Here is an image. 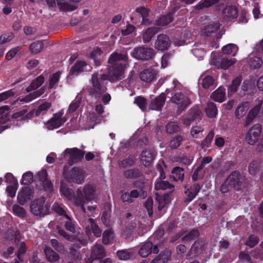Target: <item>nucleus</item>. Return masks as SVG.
Wrapping results in <instances>:
<instances>
[{"label": "nucleus", "mask_w": 263, "mask_h": 263, "mask_svg": "<svg viewBox=\"0 0 263 263\" xmlns=\"http://www.w3.org/2000/svg\"><path fill=\"white\" fill-rule=\"evenodd\" d=\"M211 97L215 101L223 102L226 98V89L223 87H219L212 93Z\"/></svg>", "instance_id": "nucleus-29"}, {"label": "nucleus", "mask_w": 263, "mask_h": 263, "mask_svg": "<svg viewBox=\"0 0 263 263\" xmlns=\"http://www.w3.org/2000/svg\"><path fill=\"white\" fill-rule=\"evenodd\" d=\"M60 193L62 195L64 196L68 200L72 201L74 203L76 202V199L77 198V194L76 195L71 189L62 185L60 187Z\"/></svg>", "instance_id": "nucleus-25"}, {"label": "nucleus", "mask_w": 263, "mask_h": 263, "mask_svg": "<svg viewBox=\"0 0 263 263\" xmlns=\"http://www.w3.org/2000/svg\"><path fill=\"white\" fill-rule=\"evenodd\" d=\"M12 210L13 213L19 218L24 219L26 217L27 213L23 207L15 204L12 206Z\"/></svg>", "instance_id": "nucleus-44"}, {"label": "nucleus", "mask_w": 263, "mask_h": 263, "mask_svg": "<svg viewBox=\"0 0 263 263\" xmlns=\"http://www.w3.org/2000/svg\"><path fill=\"white\" fill-rule=\"evenodd\" d=\"M44 253L48 261L49 262H55L60 259V256L58 254H57L51 248L46 247L44 249Z\"/></svg>", "instance_id": "nucleus-36"}, {"label": "nucleus", "mask_w": 263, "mask_h": 263, "mask_svg": "<svg viewBox=\"0 0 263 263\" xmlns=\"http://www.w3.org/2000/svg\"><path fill=\"white\" fill-rule=\"evenodd\" d=\"M220 25L219 23H213L204 27L202 30V33L206 36H210L212 33L216 32L220 29Z\"/></svg>", "instance_id": "nucleus-40"}, {"label": "nucleus", "mask_w": 263, "mask_h": 263, "mask_svg": "<svg viewBox=\"0 0 263 263\" xmlns=\"http://www.w3.org/2000/svg\"><path fill=\"white\" fill-rule=\"evenodd\" d=\"M201 190V186L198 183H194L184 191V194L186 195V197L183 200V202L188 204L191 202L198 194Z\"/></svg>", "instance_id": "nucleus-15"}, {"label": "nucleus", "mask_w": 263, "mask_h": 263, "mask_svg": "<svg viewBox=\"0 0 263 263\" xmlns=\"http://www.w3.org/2000/svg\"><path fill=\"white\" fill-rule=\"evenodd\" d=\"M242 80V76L239 75L232 81V84L228 88V95L229 96L232 95L237 91Z\"/></svg>", "instance_id": "nucleus-27"}, {"label": "nucleus", "mask_w": 263, "mask_h": 263, "mask_svg": "<svg viewBox=\"0 0 263 263\" xmlns=\"http://www.w3.org/2000/svg\"><path fill=\"white\" fill-rule=\"evenodd\" d=\"M226 179L230 186V188L234 190H240L244 186L243 183L245 181V176L242 175L238 170L232 172Z\"/></svg>", "instance_id": "nucleus-7"}, {"label": "nucleus", "mask_w": 263, "mask_h": 263, "mask_svg": "<svg viewBox=\"0 0 263 263\" xmlns=\"http://www.w3.org/2000/svg\"><path fill=\"white\" fill-rule=\"evenodd\" d=\"M156 54L155 50L151 47L141 46L135 48L131 55L139 60L148 61L154 58Z\"/></svg>", "instance_id": "nucleus-6"}, {"label": "nucleus", "mask_w": 263, "mask_h": 263, "mask_svg": "<svg viewBox=\"0 0 263 263\" xmlns=\"http://www.w3.org/2000/svg\"><path fill=\"white\" fill-rule=\"evenodd\" d=\"M64 153L66 154L69 155L68 162L70 164H72L75 162L81 161L85 154L84 151L77 147L66 148Z\"/></svg>", "instance_id": "nucleus-13"}, {"label": "nucleus", "mask_w": 263, "mask_h": 263, "mask_svg": "<svg viewBox=\"0 0 263 263\" xmlns=\"http://www.w3.org/2000/svg\"><path fill=\"white\" fill-rule=\"evenodd\" d=\"M91 69L90 65L83 61H77L71 67L70 74H77L80 72L89 71Z\"/></svg>", "instance_id": "nucleus-22"}, {"label": "nucleus", "mask_w": 263, "mask_h": 263, "mask_svg": "<svg viewBox=\"0 0 263 263\" xmlns=\"http://www.w3.org/2000/svg\"><path fill=\"white\" fill-rule=\"evenodd\" d=\"M259 112V108L258 107H255L251 109L246 118V122H245V126H248L250 124L253 120L255 119L256 116Z\"/></svg>", "instance_id": "nucleus-45"}, {"label": "nucleus", "mask_w": 263, "mask_h": 263, "mask_svg": "<svg viewBox=\"0 0 263 263\" xmlns=\"http://www.w3.org/2000/svg\"><path fill=\"white\" fill-rule=\"evenodd\" d=\"M200 233L197 229H193L187 233L181 238V241L183 243H186L195 240L199 236Z\"/></svg>", "instance_id": "nucleus-32"}, {"label": "nucleus", "mask_w": 263, "mask_h": 263, "mask_svg": "<svg viewBox=\"0 0 263 263\" xmlns=\"http://www.w3.org/2000/svg\"><path fill=\"white\" fill-rule=\"evenodd\" d=\"M238 11L234 6H227L222 11V14L224 17L230 19L236 18L238 16Z\"/></svg>", "instance_id": "nucleus-26"}, {"label": "nucleus", "mask_w": 263, "mask_h": 263, "mask_svg": "<svg viewBox=\"0 0 263 263\" xmlns=\"http://www.w3.org/2000/svg\"><path fill=\"white\" fill-rule=\"evenodd\" d=\"M261 130V125L259 123L254 125L248 130L246 136V140L250 145L255 144L259 140Z\"/></svg>", "instance_id": "nucleus-9"}, {"label": "nucleus", "mask_w": 263, "mask_h": 263, "mask_svg": "<svg viewBox=\"0 0 263 263\" xmlns=\"http://www.w3.org/2000/svg\"><path fill=\"white\" fill-rule=\"evenodd\" d=\"M33 179V174L30 172H27L23 174L21 182L23 184L29 185L32 182Z\"/></svg>", "instance_id": "nucleus-63"}, {"label": "nucleus", "mask_w": 263, "mask_h": 263, "mask_svg": "<svg viewBox=\"0 0 263 263\" xmlns=\"http://www.w3.org/2000/svg\"><path fill=\"white\" fill-rule=\"evenodd\" d=\"M43 46L42 41H36L31 44L29 46V50L32 53L36 54L42 50Z\"/></svg>", "instance_id": "nucleus-53"}, {"label": "nucleus", "mask_w": 263, "mask_h": 263, "mask_svg": "<svg viewBox=\"0 0 263 263\" xmlns=\"http://www.w3.org/2000/svg\"><path fill=\"white\" fill-rule=\"evenodd\" d=\"M81 246L79 245H74L73 247L70 248V254L74 260H80L82 258L81 255L76 248H80Z\"/></svg>", "instance_id": "nucleus-59"}, {"label": "nucleus", "mask_w": 263, "mask_h": 263, "mask_svg": "<svg viewBox=\"0 0 263 263\" xmlns=\"http://www.w3.org/2000/svg\"><path fill=\"white\" fill-rule=\"evenodd\" d=\"M105 255L104 249L102 246L96 245L91 252V256L95 259L102 258Z\"/></svg>", "instance_id": "nucleus-39"}, {"label": "nucleus", "mask_w": 263, "mask_h": 263, "mask_svg": "<svg viewBox=\"0 0 263 263\" xmlns=\"http://www.w3.org/2000/svg\"><path fill=\"white\" fill-rule=\"evenodd\" d=\"M44 197L35 199L30 205L31 212L35 216H44L49 214L50 205L45 203Z\"/></svg>", "instance_id": "nucleus-5"}, {"label": "nucleus", "mask_w": 263, "mask_h": 263, "mask_svg": "<svg viewBox=\"0 0 263 263\" xmlns=\"http://www.w3.org/2000/svg\"><path fill=\"white\" fill-rule=\"evenodd\" d=\"M171 43V41L168 35L161 33L157 36L155 43V47L158 50L164 51L170 48Z\"/></svg>", "instance_id": "nucleus-12"}, {"label": "nucleus", "mask_w": 263, "mask_h": 263, "mask_svg": "<svg viewBox=\"0 0 263 263\" xmlns=\"http://www.w3.org/2000/svg\"><path fill=\"white\" fill-rule=\"evenodd\" d=\"M160 28L156 26L148 27L142 33V40L144 43H149L155 35L158 33Z\"/></svg>", "instance_id": "nucleus-19"}, {"label": "nucleus", "mask_w": 263, "mask_h": 263, "mask_svg": "<svg viewBox=\"0 0 263 263\" xmlns=\"http://www.w3.org/2000/svg\"><path fill=\"white\" fill-rule=\"evenodd\" d=\"M214 137V132L213 130H210L206 137L201 141L200 146L202 149L205 147H209L211 145V142L213 141Z\"/></svg>", "instance_id": "nucleus-52"}, {"label": "nucleus", "mask_w": 263, "mask_h": 263, "mask_svg": "<svg viewBox=\"0 0 263 263\" xmlns=\"http://www.w3.org/2000/svg\"><path fill=\"white\" fill-rule=\"evenodd\" d=\"M123 174L127 179H136L143 176L142 171L136 167L126 170L123 172Z\"/></svg>", "instance_id": "nucleus-24"}, {"label": "nucleus", "mask_w": 263, "mask_h": 263, "mask_svg": "<svg viewBox=\"0 0 263 263\" xmlns=\"http://www.w3.org/2000/svg\"><path fill=\"white\" fill-rule=\"evenodd\" d=\"M61 72L59 71L51 76L49 79L48 88L51 89L59 81Z\"/></svg>", "instance_id": "nucleus-62"}, {"label": "nucleus", "mask_w": 263, "mask_h": 263, "mask_svg": "<svg viewBox=\"0 0 263 263\" xmlns=\"http://www.w3.org/2000/svg\"><path fill=\"white\" fill-rule=\"evenodd\" d=\"M252 87V84L250 80H245L241 85V90L239 92V96L241 97L245 96L248 93V91Z\"/></svg>", "instance_id": "nucleus-56"}, {"label": "nucleus", "mask_w": 263, "mask_h": 263, "mask_svg": "<svg viewBox=\"0 0 263 263\" xmlns=\"http://www.w3.org/2000/svg\"><path fill=\"white\" fill-rule=\"evenodd\" d=\"M45 92V88L43 87L37 90H35L32 92L29 93L22 99H20V102H24L26 103L29 102L33 100L36 99L43 95Z\"/></svg>", "instance_id": "nucleus-28"}, {"label": "nucleus", "mask_w": 263, "mask_h": 263, "mask_svg": "<svg viewBox=\"0 0 263 263\" xmlns=\"http://www.w3.org/2000/svg\"><path fill=\"white\" fill-rule=\"evenodd\" d=\"M157 74V71L154 68H147L140 73V78L143 82L150 83L156 78Z\"/></svg>", "instance_id": "nucleus-20"}, {"label": "nucleus", "mask_w": 263, "mask_h": 263, "mask_svg": "<svg viewBox=\"0 0 263 263\" xmlns=\"http://www.w3.org/2000/svg\"><path fill=\"white\" fill-rule=\"evenodd\" d=\"M187 116L191 120H199L201 119L202 112L198 105H195L189 110Z\"/></svg>", "instance_id": "nucleus-30"}, {"label": "nucleus", "mask_w": 263, "mask_h": 263, "mask_svg": "<svg viewBox=\"0 0 263 263\" xmlns=\"http://www.w3.org/2000/svg\"><path fill=\"white\" fill-rule=\"evenodd\" d=\"M171 100L173 103L179 106L178 109L180 111L185 110L191 103L190 99L181 92L174 93Z\"/></svg>", "instance_id": "nucleus-8"}, {"label": "nucleus", "mask_w": 263, "mask_h": 263, "mask_svg": "<svg viewBox=\"0 0 263 263\" xmlns=\"http://www.w3.org/2000/svg\"><path fill=\"white\" fill-rule=\"evenodd\" d=\"M204 249V245L202 241L196 240L192 245L190 252L191 254H200Z\"/></svg>", "instance_id": "nucleus-41"}, {"label": "nucleus", "mask_w": 263, "mask_h": 263, "mask_svg": "<svg viewBox=\"0 0 263 263\" xmlns=\"http://www.w3.org/2000/svg\"><path fill=\"white\" fill-rule=\"evenodd\" d=\"M102 242L107 245L110 244L114 237V231L111 229H108L104 231L102 235Z\"/></svg>", "instance_id": "nucleus-43"}, {"label": "nucleus", "mask_w": 263, "mask_h": 263, "mask_svg": "<svg viewBox=\"0 0 263 263\" xmlns=\"http://www.w3.org/2000/svg\"><path fill=\"white\" fill-rule=\"evenodd\" d=\"M170 256L168 252H161L151 263H166L170 259Z\"/></svg>", "instance_id": "nucleus-42"}, {"label": "nucleus", "mask_w": 263, "mask_h": 263, "mask_svg": "<svg viewBox=\"0 0 263 263\" xmlns=\"http://www.w3.org/2000/svg\"><path fill=\"white\" fill-rule=\"evenodd\" d=\"M95 190L90 184L85 185L83 187L77 190V198L74 204L81 206L82 211L85 213L84 206L85 201H90L95 198Z\"/></svg>", "instance_id": "nucleus-3"}, {"label": "nucleus", "mask_w": 263, "mask_h": 263, "mask_svg": "<svg viewBox=\"0 0 263 263\" xmlns=\"http://www.w3.org/2000/svg\"><path fill=\"white\" fill-rule=\"evenodd\" d=\"M90 223L91 229L93 235L96 237H100L102 235V230L99 227L98 225L95 222V220L91 218L89 219Z\"/></svg>", "instance_id": "nucleus-57"}, {"label": "nucleus", "mask_w": 263, "mask_h": 263, "mask_svg": "<svg viewBox=\"0 0 263 263\" xmlns=\"http://www.w3.org/2000/svg\"><path fill=\"white\" fill-rule=\"evenodd\" d=\"M159 251L157 245H154L151 241L144 243L139 251V254L142 257H146L151 253L157 254Z\"/></svg>", "instance_id": "nucleus-14"}, {"label": "nucleus", "mask_w": 263, "mask_h": 263, "mask_svg": "<svg viewBox=\"0 0 263 263\" xmlns=\"http://www.w3.org/2000/svg\"><path fill=\"white\" fill-rule=\"evenodd\" d=\"M192 40V35L191 31L185 30L181 32L180 37H174L173 42L175 45L180 46L190 43Z\"/></svg>", "instance_id": "nucleus-17"}, {"label": "nucleus", "mask_w": 263, "mask_h": 263, "mask_svg": "<svg viewBox=\"0 0 263 263\" xmlns=\"http://www.w3.org/2000/svg\"><path fill=\"white\" fill-rule=\"evenodd\" d=\"M220 0H201L195 6L196 10H200L205 8H209L216 5Z\"/></svg>", "instance_id": "nucleus-35"}, {"label": "nucleus", "mask_w": 263, "mask_h": 263, "mask_svg": "<svg viewBox=\"0 0 263 263\" xmlns=\"http://www.w3.org/2000/svg\"><path fill=\"white\" fill-rule=\"evenodd\" d=\"M236 62L235 59H230L223 58L221 59L220 65V67L223 69H227L230 66L234 64Z\"/></svg>", "instance_id": "nucleus-60"}, {"label": "nucleus", "mask_w": 263, "mask_h": 263, "mask_svg": "<svg viewBox=\"0 0 263 263\" xmlns=\"http://www.w3.org/2000/svg\"><path fill=\"white\" fill-rule=\"evenodd\" d=\"M174 160L176 162L181 163L185 165H189L192 163L193 158L192 157L182 155L175 157Z\"/></svg>", "instance_id": "nucleus-55"}, {"label": "nucleus", "mask_w": 263, "mask_h": 263, "mask_svg": "<svg viewBox=\"0 0 263 263\" xmlns=\"http://www.w3.org/2000/svg\"><path fill=\"white\" fill-rule=\"evenodd\" d=\"M163 166H165V163L163 160L159 161L156 165V170L160 173L159 178L156 179L155 182V189L157 191L172 189L174 187V186L168 181L164 180L166 176Z\"/></svg>", "instance_id": "nucleus-4"}, {"label": "nucleus", "mask_w": 263, "mask_h": 263, "mask_svg": "<svg viewBox=\"0 0 263 263\" xmlns=\"http://www.w3.org/2000/svg\"><path fill=\"white\" fill-rule=\"evenodd\" d=\"M127 60V55L117 52L112 53L108 60V63L112 64L108 69L109 74H100L97 72L99 74L100 82L110 80V78L117 80L123 79Z\"/></svg>", "instance_id": "nucleus-1"}, {"label": "nucleus", "mask_w": 263, "mask_h": 263, "mask_svg": "<svg viewBox=\"0 0 263 263\" xmlns=\"http://www.w3.org/2000/svg\"><path fill=\"white\" fill-rule=\"evenodd\" d=\"M176 11V8L173 7L166 14L162 15L157 21V24L164 26L167 25L174 20L173 15Z\"/></svg>", "instance_id": "nucleus-23"}, {"label": "nucleus", "mask_w": 263, "mask_h": 263, "mask_svg": "<svg viewBox=\"0 0 263 263\" xmlns=\"http://www.w3.org/2000/svg\"><path fill=\"white\" fill-rule=\"evenodd\" d=\"M217 108L216 104L213 102H209L205 108V111L207 116L209 118H215L217 115Z\"/></svg>", "instance_id": "nucleus-37"}, {"label": "nucleus", "mask_w": 263, "mask_h": 263, "mask_svg": "<svg viewBox=\"0 0 263 263\" xmlns=\"http://www.w3.org/2000/svg\"><path fill=\"white\" fill-rule=\"evenodd\" d=\"M65 218L67 219L64 224L66 230L72 233H76V224L74 219L69 215H66Z\"/></svg>", "instance_id": "nucleus-46"}, {"label": "nucleus", "mask_w": 263, "mask_h": 263, "mask_svg": "<svg viewBox=\"0 0 263 263\" xmlns=\"http://www.w3.org/2000/svg\"><path fill=\"white\" fill-rule=\"evenodd\" d=\"M90 83L91 86H87L86 87V91L92 100L97 102L101 99L104 104H108L111 100V96L108 93H105L107 88L100 83L98 73L92 74Z\"/></svg>", "instance_id": "nucleus-2"}, {"label": "nucleus", "mask_w": 263, "mask_h": 263, "mask_svg": "<svg viewBox=\"0 0 263 263\" xmlns=\"http://www.w3.org/2000/svg\"><path fill=\"white\" fill-rule=\"evenodd\" d=\"M157 200L158 205V210L159 211H162L170 201V196L168 194H164L163 196H157Z\"/></svg>", "instance_id": "nucleus-34"}, {"label": "nucleus", "mask_w": 263, "mask_h": 263, "mask_svg": "<svg viewBox=\"0 0 263 263\" xmlns=\"http://www.w3.org/2000/svg\"><path fill=\"white\" fill-rule=\"evenodd\" d=\"M135 163V158L133 156H129L127 158L119 161L118 165L120 168H125L127 167H130L134 165Z\"/></svg>", "instance_id": "nucleus-48"}, {"label": "nucleus", "mask_w": 263, "mask_h": 263, "mask_svg": "<svg viewBox=\"0 0 263 263\" xmlns=\"http://www.w3.org/2000/svg\"><path fill=\"white\" fill-rule=\"evenodd\" d=\"M237 49V46L233 44H228L222 48V51L224 54H232L233 56L236 55Z\"/></svg>", "instance_id": "nucleus-49"}, {"label": "nucleus", "mask_w": 263, "mask_h": 263, "mask_svg": "<svg viewBox=\"0 0 263 263\" xmlns=\"http://www.w3.org/2000/svg\"><path fill=\"white\" fill-rule=\"evenodd\" d=\"M165 93L162 92L159 96L151 101L148 106L149 109L160 110L165 103Z\"/></svg>", "instance_id": "nucleus-16"}, {"label": "nucleus", "mask_w": 263, "mask_h": 263, "mask_svg": "<svg viewBox=\"0 0 263 263\" xmlns=\"http://www.w3.org/2000/svg\"><path fill=\"white\" fill-rule=\"evenodd\" d=\"M51 107V104L49 102H45L44 103H42L35 109L36 117L45 115Z\"/></svg>", "instance_id": "nucleus-47"}, {"label": "nucleus", "mask_w": 263, "mask_h": 263, "mask_svg": "<svg viewBox=\"0 0 263 263\" xmlns=\"http://www.w3.org/2000/svg\"><path fill=\"white\" fill-rule=\"evenodd\" d=\"M44 82V77L42 75H40L32 80L30 84L26 88V90L28 92L35 90L40 87Z\"/></svg>", "instance_id": "nucleus-31"}, {"label": "nucleus", "mask_w": 263, "mask_h": 263, "mask_svg": "<svg viewBox=\"0 0 263 263\" xmlns=\"http://www.w3.org/2000/svg\"><path fill=\"white\" fill-rule=\"evenodd\" d=\"M63 113V110H61L53 114V117L46 123L48 129L51 130L59 128L66 122V119L62 118Z\"/></svg>", "instance_id": "nucleus-11"}, {"label": "nucleus", "mask_w": 263, "mask_h": 263, "mask_svg": "<svg viewBox=\"0 0 263 263\" xmlns=\"http://www.w3.org/2000/svg\"><path fill=\"white\" fill-rule=\"evenodd\" d=\"M150 10L145 7H137L135 12H133V15L138 14L140 15L142 18L148 17L149 15Z\"/></svg>", "instance_id": "nucleus-61"}, {"label": "nucleus", "mask_w": 263, "mask_h": 263, "mask_svg": "<svg viewBox=\"0 0 263 263\" xmlns=\"http://www.w3.org/2000/svg\"><path fill=\"white\" fill-rule=\"evenodd\" d=\"M134 103L136 104L142 111L146 110L147 106L146 99L141 96H138L135 98Z\"/></svg>", "instance_id": "nucleus-58"}, {"label": "nucleus", "mask_w": 263, "mask_h": 263, "mask_svg": "<svg viewBox=\"0 0 263 263\" xmlns=\"http://www.w3.org/2000/svg\"><path fill=\"white\" fill-rule=\"evenodd\" d=\"M184 169L179 166L175 167L172 171L171 178L174 181H182L184 179Z\"/></svg>", "instance_id": "nucleus-33"}, {"label": "nucleus", "mask_w": 263, "mask_h": 263, "mask_svg": "<svg viewBox=\"0 0 263 263\" xmlns=\"http://www.w3.org/2000/svg\"><path fill=\"white\" fill-rule=\"evenodd\" d=\"M58 6L60 10L62 11H72L77 9V6L71 5L68 2L62 3L58 2Z\"/></svg>", "instance_id": "nucleus-54"}, {"label": "nucleus", "mask_w": 263, "mask_h": 263, "mask_svg": "<svg viewBox=\"0 0 263 263\" xmlns=\"http://www.w3.org/2000/svg\"><path fill=\"white\" fill-rule=\"evenodd\" d=\"M156 154L154 151L149 149H144L141 154V161L145 167L150 165L155 158Z\"/></svg>", "instance_id": "nucleus-21"}, {"label": "nucleus", "mask_w": 263, "mask_h": 263, "mask_svg": "<svg viewBox=\"0 0 263 263\" xmlns=\"http://www.w3.org/2000/svg\"><path fill=\"white\" fill-rule=\"evenodd\" d=\"M132 253L126 250H118L117 252V255L120 260H127L130 258Z\"/></svg>", "instance_id": "nucleus-64"}, {"label": "nucleus", "mask_w": 263, "mask_h": 263, "mask_svg": "<svg viewBox=\"0 0 263 263\" xmlns=\"http://www.w3.org/2000/svg\"><path fill=\"white\" fill-rule=\"evenodd\" d=\"M183 137L181 135L174 136L170 141L169 146L172 149H177L180 146L183 141Z\"/></svg>", "instance_id": "nucleus-50"}, {"label": "nucleus", "mask_w": 263, "mask_h": 263, "mask_svg": "<svg viewBox=\"0 0 263 263\" xmlns=\"http://www.w3.org/2000/svg\"><path fill=\"white\" fill-rule=\"evenodd\" d=\"M166 131L169 134L178 133L180 131L181 128L177 121L169 122L165 126Z\"/></svg>", "instance_id": "nucleus-38"}, {"label": "nucleus", "mask_w": 263, "mask_h": 263, "mask_svg": "<svg viewBox=\"0 0 263 263\" xmlns=\"http://www.w3.org/2000/svg\"><path fill=\"white\" fill-rule=\"evenodd\" d=\"M248 110L247 103H241L238 105L235 110V116L237 118L240 119L242 117Z\"/></svg>", "instance_id": "nucleus-51"}, {"label": "nucleus", "mask_w": 263, "mask_h": 263, "mask_svg": "<svg viewBox=\"0 0 263 263\" xmlns=\"http://www.w3.org/2000/svg\"><path fill=\"white\" fill-rule=\"evenodd\" d=\"M34 189L30 186H23L18 192L17 199L20 204L24 205L33 197Z\"/></svg>", "instance_id": "nucleus-10"}, {"label": "nucleus", "mask_w": 263, "mask_h": 263, "mask_svg": "<svg viewBox=\"0 0 263 263\" xmlns=\"http://www.w3.org/2000/svg\"><path fill=\"white\" fill-rule=\"evenodd\" d=\"M66 178L68 181L77 184H81L84 179L79 169L77 167H73L70 171Z\"/></svg>", "instance_id": "nucleus-18"}]
</instances>
